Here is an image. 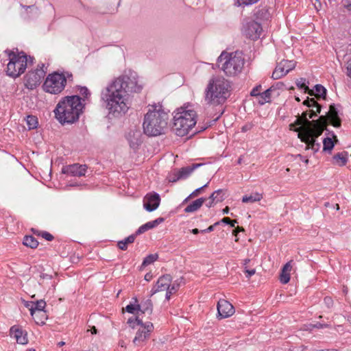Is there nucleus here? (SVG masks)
I'll return each instance as SVG.
<instances>
[{
  "label": "nucleus",
  "instance_id": "obj_20",
  "mask_svg": "<svg viewBox=\"0 0 351 351\" xmlns=\"http://www.w3.org/2000/svg\"><path fill=\"white\" fill-rule=\"evenodd\" d=\"M10 336L14 338L18 343L25 345L28 343L27 333L16 326L11 327Z\"/></svg>",
  "mask_w": 351,
  "mask_h": 351
},
{
  "label": "nucleus",
  "instance_id": "obj_22",
  "mask_svg": "<svg viewBox=\"0 0 351 351\" xmlns=\"http://www.w3.org/2000/svg\"><path fill=\"white\" fill-rule=\"evenodd\" d=\"M293 261L287 262L282 267L280 275V281L282 284H287L290 280V271L292 269Z\"/></svg>",
  "mask_w": 351,
  "mask_h": 351
},
{
  "label": "nucleus",
  "instance_id": "obj_28",
  "mask_svg": "<svg viewBox=\"0 0 351 351\" xmlns=\"http://www.w3.org/2000/svg\"><path fill=\"white\" fill-rule=\"evenodd\" d=\"M136 237V234H133L124 239L123 240L119 241L117 243L119 248L122 250H126L128 248V245L134 243Z\"/></svg>",
  "mask_w": 351,
  "mask_h": 351
},
{
  "label": "nucleus",
  "instance_id": "obj_52",
  "mask_svg": "<svg viewBox=\"0 0 351 351\" xmlns=\"http://www.w3.org/2000/svg\"><path fill=\"white\" fill-rule=\"evenodd\" d=\"M344 6L348 11H351V0H345Z\"/></svg>",
  "mask_w": 351,
  "mask_h": 351
},
{
  "label": "nucleus",
  "instance_id": "obj_33",
  "mask_svg": "<svg viewBox=\"0 0 351 351\" xmlns=\"http://www.w3.org/2000/svg\"><path fill=\"white\" fill-rule=\"evenodd\" d=\"M224 192L222 189H219L214 191L210 196L209 197L210 199H212L213 202H220L224 199Z\"/></svg>",
  "mask_w": 351,
  "mask_h": 351
},
{
  "label": "nucleus",
  "instance_id": "obj_64",
  "mask_svg": "<svg viewBox=\"0 0 351 351\" xmlns=\"http://www.w3.org/2000/svg\"><path fill=\"white\" fill-rule=\"evenodd\" d=\"M172 178H176V176L174 175V171L171 173V175L169 177V180Z\"/></svg>",
  "mask_w": 351,
  "mask_h": 351
},
{
  "label": "nucleus",
  "instance_id": "obj_19",
  "mask_svg": "<svg viewBox=\"0 0 351 351\" xmlns=\"http://www.w3.org/2000/svg\"><path fill=\"white\" fill-rule=\"evenodd\" d=\"M172 278L170 275L166 274L160 276L157 280L154 287L151 291V295L157 292L167 291L169 284L171 283Z\"/></svg>",
  "mask_w": 351,
  "mask_h": 351
},
{
  "label": "nucleus",
  "instance_id": "obj_16",
  "mask_svg": "<svg viewBox=\"0 0 351 351\" xmlns=\"http://www.w3.org/2000/svg\"><path fill=\"white\" fill-rule=\"evenodd\" d=\"M86 170V165L75 163L64 167L62 169V172L71 176L81 177L85 175Z\"/></svg>",
  "mask_w": 351,
  "mask_h": 351
},
{
  "label": "nucleus",
  "instance_id": "obj_6",
  "mask_svg": "<svg viewBox=\"0 0 351 351\" xmlns=\"http://www.w3.org/2000/svg\"><path fill=\"white\" fill-rule=\"evenodd\" d=\"M197 114L191 105L180 107L173 112V130L176 135L184 136L197 123Z\"/></svg>",
  "mask_w": 351,
  "mask_h": 351
},
{
  "label": "nucleus",
  "instance_id": "obj_27",
  "mask_svg": "<svg viewBox=\"0 0 351 351\" xmlns=\"http://www.w3.org/2000/svg\"><path fill=\"white\" fill-rule=\"evenodd\" d=\"M139 311L143 313H147L148 314H152L153 310V304L150 299H147L144 302H142L140 304H138Z\"/></svg>",
  "mask_w": 351,
  "mask_h": 351
},
{
  "label": "nucleus",
  "instance_id": "obj_53",
  "mask_svg": "<svg viewBox=\"0 0 351 351\" xmlns=\"http://www.w3.org/2000/svg\"><path fill=\"white\" fill-rule=\"evenodd\" d=\"M289 129L291 130H293V131H295V132H300V128H296L295 125H294V123H291L289 125Z\"/></svg>",
  "mask_w": 351,
  "mask_h": 351
},
{
  "label": "nucleus",
  "instance_id": "obj_37",
  "mask_svg": "<svg viewBox=\"0 0 351 351\" xmlns=\"http://www.w3.org/2000/svg\"><path fill=\"white\" fill-rule=\"evenodd\" d=\"M179 285L178 284H169V288L167 289L166 293V299L169 300L171 295L176 293V291L178 290Z\"/></svg>",
  "mask_w": 351,
  "mask_h": 351
},
{
  "label": "nucleus",
  "instance_id": "obj_5",
  "mask_svg": "<svg viewBox=\"0 0 351 351\" xmlns=\"http://www.w3.org/2000/svg\"><path fill=\"white\" fill-rule=\"evenodd\" d=\"M230 82L223 77H213L204 91L206 102L215 106L223 104L230 95Z\"/></svg>",
  "mask_w": 351,
  "mask_h": 351
},
{
  "label": "nucleus",
  "instance_id": "obj_7",
  "mask_svg": "<svg viewBox=\"0 0 351 351\" xmlns=\"http://www.w3.org/2000/svg\"><path fill=\"white\" fill-rule=\"evenodd\" d=\"M245 64L242 52L228 53L223 51L217 58L218 67L228 77H234L240 74Z\"/></svg>",
  "mask_w": 351,
  "mask_h": 351
},
{
  "label": "nucleus",
  "instance_id": "obj_60",
  "mask_svg": "<svg viewBox=\"0 0 351 351\" xmlns=\"http://www.w3.org/2000/svg\"><path fill=\"white\" fill-rule=\"evenodd\" d=\"M199 232V230L197 228H194L192 230V233L194 234H197Z\"/></svg>",
  "mask_w": 351,
  "mask_h": 351
},
{
  "label": "nucleus",
  "instance_id": "obj_39",
  "mask_svg": "<svg viewBox=\"0 0 351 351\" xmlns=\"http://www.w3.org/2000/svg\"><path fill=\"white\" fill-rule=\"evenodd\" d=\"M208 183L204 184V186L195 189L193 192H192L189 197H187L183 202V203H185L190 198H192V197H196L197 196V195L202 191V190H203L204 188L207 187L208 186Z\"/></svg>",
  "mask_w": 351,
  "mask_h": 351
},
{
  "label": "nucleus",
  "instance_id": "obj_46",
  "mask_svg": "<svg viewBox=\"0 0 351 351\" xmlns=\"http://www.w3.org/2000/svg\"><path fill=\"white\" fill-rule=\"evenodd\" d=\"M221 221L226 224H229L231 227H234L235 224L238 223L237 220H231L229 217L223 218Z\"/></svg>",
  "mask_w": 351,
  "mask_h": 351
},
{
  "label": "nucleus",
  "instance_id": "obj_61",
  "mask_svg": "<svg viewBox=\"0 0 351 351\" xmlns=\"http://www.w3.org/2000/svg\"><path fill=\"white\" fill-rule=\"evenodd\" d=\"M90 331H91V333H92V334H96V333H97V329H96V328H95V326H93V327L91 328Z\"/></svg>",
  "mask_w": 351,
  "mask_h": 351
},
{
  "label": "nucleus",
  "instance_id": "obj_8",
  "mask_svg": "<svg viewBox=\"0 0 351 351\" xmlns=\"http://www.w3.org/2000/svg\"><path fill=\"white\" fill-rule=\"evenodd\" d=\"M8 56L9 62L7 64L6 73L8 76L16 78L23 74L27 66L28 62H33V58H27L23 52H14L6 50L5 51Z\"/></svg>",
  "mask_w": 351,
  "mask_h": 351
},
{
  "label": "nucleus",
  "instance_id": "obj_13",
  "mask_svg": "<svg viewBox=\"0 0 351 351\" xmlns=\"http://www.w3.org/2000/svg\"><path fill=\"white\" fill-rule=\"evenodd\" d=\"M262 31L261 25L255 21H250L246 23L243 27L244 34L246 37L252 40H257L259 38Z\"/></svg>",
  "mask_w": 351,
  "mask_h": 351
},
{
  "label": "nucleus",
  "instance_id": "obj_41",
  "mask_svg": "<svg viewBox=\"0 0 351 351\" xmlns=\"http://www.w3.org/2000/svg\"><path fill=\"white\" fill-rule=\"evenodd\" d=\"M79 93L81 95L84 97L83 101H84L86 99H88L90 95V93L89 90L85 86H81L79 88Z\"/></svg>",
  "mask_w": 351,
  "mask_h": 351
},
{
  "label": "nucleus",
  "instance_id": "obj_31",
  "mask_svg": "<svg viewBox=\"0 0 351 351\" xmlns=\"http://www.w3.org/2000/svg\"><path fill=\"white\" fill-rule=\"evenodd\" d=\"M306 79L301 77L296 81L297 86L302 90H304V93H308L310 95L313 96V90L309 89L308 86L306 84Z\"/></svg>",
  "mask_w": 351,
  "mask_h": 351
},
{
  "label": "nucleus",
  "instance_id": "obj_45",
  "mask_svg": "<svg viewBox=\"0 0 351 351\" xmlns=\"http://www.w3.org/2000/svg\"><path fill=\"white\" fill-rule=\"evenodd\" d=\"M261 90V85H258L252 90L250 95L252 96H256V97H259V96L261 95V93H260Z\"/></svg>",
  "mask_w": 351,
  "mask_h": 351
},
{
  "label": "nucleus",
  "instance_id": "obj_29",
  "mask_svg": "<svg viewBox=\"0 0 351 351\" xmlns=\"http://www.w3.org/2000/svg\"><path fill=\"white\" fill-rule=\"evenodd\" d=\"M274 86H271L264 92L261 93L259 96L258 103L263 105L266 102H269L271 98V93L274 90Z\"/></svg>",
  "mask_w": 351,
  "mask_h": 351
},
{
  "label": "nucleus",
  "instance_id": "obj_10",
  "mask_svg": "<svg viewBox=\"0 0 351 351\" xmlns=\"http://www.w3.org/2000/svg\"><path fill=\"white\" fill-rule=\"evenodd\" d=\"M137 332L133 339V343L136 346H142L149 339L151 332L154 330V325L152 322L142 323L136 327Z\"/></svg>",
  "mask_w": 351,
  "mask_h": 351
},
{
  "label": "nucleus",
  "instance_id": "obj_21",
  "mask_svg": "<svg viewBox=\"0 0 351 351\" xmlns=\"http://www.w3.org/2000/svg\"><path fill=\"white\" fill-rule=\"evenodd\" d=\"M164 220V218L159 217L154 221L147 222L138 228V229L135 232L136 236L141 234L145 232L156 227L158 225L162 223Z\"/></svg>",
  "mask_w": 351,
  "mask_h": 351
},
{
  "label": "nucleus",
  "instance_id": "obj_44",
  "mask_svg": "<svg viewBox=\"0 0 351 351\" xmlns=\"http://www.w3.org/2000/svg\"><path fill=\"white\" fill-rule=\"evenodd\" d=\"M303 104L307 106L309 108H313L315 106L318 104V103L315 101L314 98H307V99L304 101Z\"/></svg>",
  "mask_w": 351,
  "mask_h": 351
},
{
  "label": "nucleus",
  "instance_id": "obj_54",
  "mask_svg": "<svg viewBox=\"0 0 351 351\" xmlns=\"http://www.w3.org/2000/svg\"><path fill=\"white\" fill-rule=\"evenodd\" d=\"M32 317H34V319H35V322L37 324H41L40 320L41 319H43L42 315H38L37 316L34 315V316H32Z\"/></svg>",
  "mask_w": 351,
  "mask_h": 351
},
{
  "label": "nucleus",
  "instance_id": "obj_25",
  "mask_svg": "<svg viewBox=\"0 0 351 351\" xmlns=\"http://www.w3.org/2000/svg\"><path fill=\"white\" fill-rule=\"evenodd\" d=\"M348 156L349 154L347 152H342L335 154L332 158L335 164L340 167H342L346 164Z\"/></svg>",
  "mask_w": 351,
  "mask_h": 351
},
{
  "label": "nucleus",
  "instance_id": "obj_9",
  "mask_svg": "<svg viewBox=\"0 0 351 351\" xmlns=\"http://www.w3.org/2000/svg\"><path fill=\"white\" fill-rule=\"evenodd\" d=\"M72 80L73 75L69 72L65 73L53 72L47 76L43 88L47 93L59 94L64 89L67 80Z\"/></svg>",
  "mask_w": 351,
  "mask_h": 351
},
{
  "label": "nucleus",
  "instance_id": "obj_15",
  "mask_svg": "<svg viewBox=\"0 0 351 351\" xmlns=\"http://www.w3.org/2000/svg\"><path fill=\"white\" fill-rule=\"evenodd\" d=\"M160 203L159 194L155 192L147 193L143 198V207L148 212L156 210Z\"/></svg>",
  "mask_w": 351,
  "mask_h": 351
},
{
  "label": "nucleus",
  "instance_id": "obj_26",
  "mask_svg": "<svg viewBox=\"0 0 351 351\" xmlns=\"http://www.w3.org/2000/svg\"><path fill=\"white\" fill-rule=\"evenodd\" d=\"M263 198V195L259 193H252L250 195H244L242 198L243 203H254L259 202Z\"/></svg>",
  "mask_w": 351,
  "mask_h": 351
},
{
  "label": "nucleus",
  "instance_id": "obj_3",
  "mask_svg": "<svg viewBox=\"0 0 351 351\" xmlns=\"http://www.w3.org/2000/svg\"><path fill=\"white\" fill-rule=\"evenodd\" d=\"M169 115L161 105L148 106L143 123L144 133L149 136H156L165 133L168 124Z\"/></svg>",
  "mask_w": 351,
  "mask_h": 351
},
{
  "label": "nucleus",
  "instance_id": "obj_18",
  "mask_svg": "<svg viewBox=\"0 0 351 351\" xmlns=\"http://www.w3.org/2000/svg\"><path fill=\"white\" fill-rule=\"evenodd\" d=\"M202 165V164L194 163L190 166L184 167L180 169L175 170L174 175L176 176V178L171 179L170 182H176L179 180L187 178L195 169Z\"/></svg>",
  "mask_w": 351,
  "mask_h": 351
},
{
  "label": "nucleus",
  "instance_id": "obj_59",
  "mask_svg": "<svg viewBox=\"0 0 351 351\" xmlns=\"http://www.w3.org/2000/svg\"><path fill=\"white\" fill-rule=\"evenodd\" d=\"M229 213V208L226 206L225 208L223 209V214H228Z\"/></svg>",
  "mask_w": 351,
  "mask_h": 351
},
{
  "label": "nucleus",
  "instance_id": "obj_14",
  "mask_svg": "<svg viewBox=\"0 0 351 351\" xmlns=\"http://www.w3.org/2000/svg\"><path fill=\"white\" fill-rule=\"evenodd\" d=\"M46 302L44 300H39L36 302H27L26 306L29 309L32 316H37L38 315H42L40 323L45 324V321L47 319V315L44 308H45Z\"/></svg>",
  "mask_w": 351,
  "mask_h": 351
},
{
  "label": "nucleus",
  "instance_id": "obj_32",
  "mask_svg": "<svg viewBox=\"0 0 351 351\" xmlns=\"http://www.w3.org/2000/svg\"><path fill=\"white\" fill-rule=\"evenodd\" d=\"M313 95L317 98H325L326 95V89L321 84H317L314 87Z\"/></svg>",
  "mask_w": 351,
  "mask_h": 351
},
{
  "label": "nucleus",
  "instance_id": "obj_38",
  "mask_svg": "<svg viewBox=\"0 0 351 351\" xmlns=\"http://www.w3.org/2000/svg\"><path fill=\"white\" fill-rule=\"evenodd\" d=\"M127 323L130 325L132 328H136L137 326L141 325L143 322L141 319H140L138 317L135 318H130L128 319Z\"/></svg>",
  "mask_w": 351,
  "mask_h": 351
},
{
  "label": "nucleus",
  "instance_id": "obj_62",
  "mask_svg": "<svg viewBox=\"0 0 351 351\" xmlns=\"http://www.w3.org/2000/svg\"><path fill=\"white\" fill-rule=\"evenodd\" d=\"M250 260L248 258L244 260V265L245 267H246L247 265L250 263Z\"/></svg>",
  "mask_w": 351,
  "mask_h": 351
},
{
  "label": "nucleus",
  "instance_id": "obj_1",
  "mask_svg": "<svg viewBox=\"0 0 351 351\" xmlns=\"http://www.w3.org/2000/svg\"><path fill=\"white\" fill-rule=\"evenodd\" d=\"M142 89L137 73L130 71L108 84L101 92V99L108 114L119 117L130 109L133 94L140 93Z\"/></svg>",
  "mask_w": 351,
  "mask_h": 351
},
{
  "label": "nucleus",
  "instance_id": "obj_40",
  "mask_svg": "<svg viewBox=\"0 0 351 351\" xmlns=\"http://www.w3.org/2000/svg\"><path fill=\"white\" fill-rule=\"evenodd\" d=\"M125 311L128 313H130L132 314H135L136 312L140 311L139 306H138V304H130L127 305L125 307Z\"/></svg>",
  "mask_w": 351,
  "mask_h": 351
},
{
  "label": "nucleus",
  "instance_id": "obj_23",
  "mask_svg": "<svg viewBox=\"0 0 351 351\" xmlns=\"http://www.w3.org/2000/svg\"><path fill=\"white\" fill-rule=\"evenodd\" d=\"M307 112H304L300 117H298L295 121L293 123L294 125L300 126L299 128H300V131L298 133H302V134H306V125H307V121H310L309 119L307 118Z\"/></svg>",
  "mask_w": 351,
  "mask_h": 351
},
{
  "label": "nucleus",
  "instance_id": "obj_63",
  "mask_svg": "<svg viewBox=\"0 0 351 351\" xmlns=\"http://www.w3.org/2000/svg\"><path fill=\"white\" fill-rule=\"evenodd\" d=\"M242 160H243L242 156H240L237 160V164H239V165L241 164Z\"/></svg>",
  "mask_w": 351,
  "mask_h": 351
},
{
  "label": "nucleus",
  "instance_id": "obj_56",
  "mask_svg": "<svg viewBox=\"0 0 351 351\" xmlns=\"http://www.w3.org/2000/svg\"><path fill=\"white\" fill-rule=\"evenodd\" d=\"M40 278H43V279H49V280H51L52 276H50V275H48L47 274H42L40 275Z\"/></svg>",
  "mask_w": 351,
  "mask_h": 351
},
{
  "label": "nucleus",
  "instance_id": "obj_51",
  "mask_svg": "<svg viewBox=\"0 0 351 351\" xmlns=\"http://www.w3.org/2000/svg\"><path fill=\"white\" fill-rule=\"evenodd\" d=\"M218 224H219V222H217L215 224L210 226L208 228H206L205 230H202L201 232H210L213 231L214 227Z\"/></svg>",
  "mask_w": 351,
  "mask_h": 351
},
{
  "label": "nucleus",
  "instance_id": "obj_2",
  "mask_svg": "<svg viewBox=\"0 0 351 351\" xmlns=\"http://www.w3.org/2000/svg\"><path fill=\"white\" fill-rule=\"evenodd\" d=\"M306 125V134L298 133V136L306 144L308 149H311L314 152L319 151L321 145L319 143L316 142V138L319 137L326 129L328 123H330L335 128L341 126V119L338 116V112L335 104H331L329 111L326 115H322L317 120L307 121Z\"/></svg>",
  "mask_w": 351,
  "mask_h": 351
},
{
  "label": "nucleus",
  "instance_id": "obj_50",
  "mask_svg": "<svg viewBox=\"0 0 351 351\" xmlns=\"http://www.w3.org/2000/svg\"><path fill=\"white\" fill-rule=\"evenodd\" d=\"M313 328H328L330 326L327 324H321V323H317L312 326Z\"/></svg>",
  "mask_w": 351,
  "mask_h": 351
},
{
  "label": "nucleus",
  "instance_id": "obj_17",
  "mask_svg": "<svg viewBox=\"0 0 351 351\" xmlns=\"http://www.w3.org/2000/svg\"><path fill=\"white\" fill-rule=\"evenodd\" d=\"M218 316L221 318H226L232 315L234 308L232 304L226 300H219L217 303Z\"/></svg>",
  "mask_w": 351,
  "mask_h": 351
},
{
  "label": "nucleus",
  "instance_id": "obj_30",
  "mask_svg": "<svg viewBox=\"0 0 351 351\" xmlns=\"http://www.w3.org/2000/svg\"><path fill=\"white\" fill-rule=\"evenodd\" d=\"M23 245L32 249L36 248L38 241L33 236H25L23 241Z\"/></svg>",
  "mask_w": 351,
  "mask_h": 351
},
{
  "label": "nucleus",
  "instance_id": "obj_58",
  "mask_svg": "<svg viewBox=\"0 0 351 351\" xmlns=\"http://www.w3.org/2000/svg\"><path fill=\"white\" fill-rule=\"evenodd\" d=\"M214 202H213L212 199H210V201L206 204V206L210 208V207L213 206Z\"/></svg>",
  "mask_w": 351,
  "mask_h": 351
},
{
  "label": "nucleus",
  "instance_id": "obj_43",
  "mask_svg": "<svg viewBox=\"0 0 351 351\" xmlns=\"http://www.w3.org/2000/svg\"><path fill=\"white\" fill-rule=\"evenodd\" d=\"M314 108H315L316 110L311 109L310 110L309 119H312L314 117H316L317 115V114L320 113V112H321L322 106L319 105V104L317 106H315Z\"/></svg>",
  "mask_w": 351,
  "mask_h": 351
},
{
  "label": "nucleus",
  "instance_id": "obj_11",
  "mask_svg": "<svg viewBox=\"0 0 351 351\" xmlns=\"http://www.w3.org/2000/svg\"><path fill=\"white\" fill-rule=\"evenodd\" d=\"M43 68V64L41 65L38 64L35 70L29 71L27 73L25 85L28 89H34L40 84L41 80L45 75V71Z\"/></svg>",
  "mask_w": 351,
  "mask_h": 351
},
{
  "label": "nucleus",
  "instance_id": "obj_36",
  "mask_svg": "<svg viewBox=\"0 0 351 351\" xmlns=\"http://www.w3.org/2000/svg\"><path fill=\"white\" fill-rule=\"evenodd\" d=\"M158 258V256L157 254H149L147 256H146L142 263V266L146 267L152 263H153L154 261H156Z\"/></svg>",
  "mask_w": 351,
  "mask_h": 351
},
{
  "label": "nucleus",
  "instance_id": "obj_4",
  "mask_svg": "<svg viewBox=\"0 0 351 351\" xmlns=\"http://www.w3.org/2000/svg\"><path fill=\"white\" fill-rule=\"evenodd\" d=\"M84 107L80 96H66L58 102L54 112L61 123H73L78 120Z\"/></svg>",
  "mask_w": 351,
  "mask_h": 351
},
{
  "label": "nucleus",
  "instance_id": "obj_24",
  "mask_svg": "<svg viewBox=\"0 0 351 351\" xmlns=\"http://www.w3.org/2000/svg\"><path fill=\"white\" fill-rule=\"evenodd\" d=\"M205 201L206 198L204 197H201L193 201L184 208V212L189 213L197 211L201 208Z\"/></svg>",
  "mask_w": 351,
  "mask_h": 351
},
{
  "label": "nucleus",
  "instance_id": "obj_35",
  "mask_svg": "<svg viewBox=\"0 0 351 351\" xmlns=\"http://www.w3.org/2000/svg\"><path fill=\"white\" fill-rule=\"evenodd\" d=\"M26 122L29 130L34 129L37 127L38 120L35 116L28 115L26 119Z\"/></svg>",
  "mask_w": 351,
  "mask_h": 351
},
{
  "label": "nucleus",
  "instance_id": "obj_34",
  "mask_svg": "<svg viewBox=\"0 0 351 351\" xmlns=\"http://www.w3.org/2000/svg\"><path fill=\"white\" fill-rule=\"evenodd\" d=\"M335 146V143L331 138L327 137L323 140V150L331 152Z\"/></svg>",
  "mask_w": 351,
  "mask_h": 351
},
{
  "label": "nucleus",
  "instance_id": "obj_48",
  "mask_svg": "<svg viewBox=\"0 0 351 351\" xmlns=\"http://www.w3.org/2000/svg\"><path fill=\"white\" fill-rule=\"evenodd\" d=\"M324 303L328 307H331L333 304V301L330 297H326L324 298Z\"/></svg>",
  "mask_w": 351,
  "mask_h": 351
},
{
  "label": "nucleus",
  "instance_id": "obj_12",
  "mask_svg": "<svg viewBox=\"0 0 351 351\" xmlns=\"http://www.w3.org/2000/svg\"><path fill=\"white\" fill-rule=\"evenodd\" d=\"M295 66V62L293 60H283L280 62L274 69L271 77L278 80L286 75Z\"/></svg>",
  "mask_w": 351,
  "mask_h": 351
},
{
  "label": "nucleus",
  "instance_id": "obj_42",
  "mask_svg": "<svg viewBox=\"0 0 351 351\" xmlns=\"http://www.w3.org/2000/svg\"><path fill=\"white\" fill-rule=\"evenodd\" d=\"M258 0H237V4L239 6L250 5L258 2Z\"/></svg>",
  "mask_w": 351,
  "mask_h": 351
},
{
  "label": "nucleus",
  "instance_id": "obj_55",
  "mask_svg": "<svg viewBox=\"0 0 351 351\" xmlns=\"http://www.w3.org/2000/svg\"><path fill=\"white\" fill-rule=\"evenodd\" d=\"M243 230H244V229L243 228L238 226L233 230L232 233H233V234L237 235L239 232L243 231Z\"/></svg>",
  "mask_w": 351,
  "mask_h": 351
},
{
  "label": "nucleus",
  "instance_id": "obj_49",
  "mask_svg": "<svg viewBox=\"0 0 351 351\" xmlns=\"http://www.w3.org/2000/svg\"><path fill=\"white\" fill-rule=\"evenodd\" d=\"M256 271L254 269H245V276L247 278H250L252 276H253L255 274Z\"/></svg>",
  "mask_w": 351,
  "mask_h": 351
},
{
  "label": "nucleus",
  "instance_id": "obj_47",
  "mask_svg": "<svg viewBox=\"0 0 351 351\" xmlns=\"http://www.w3.org/2000/svg\"><path fill=\"white\" fill-rule=\"evenodd\" d=\"M38 234L39 235L40 234L42 236V237L45 239L47 241H50L53 239V236L48 232H42L39 233Z\"/></svg>",
  "mask_w": 351,
  "mask_h": 351
},
{
  "label": "nucleus",
  "instance_id": "obj_57",
  "mask_svg": "<svg viewBox=\"0 0 351 351\" xmlns=\"http://www.w3.org/2000/svg\"><path fill=\"white\" fill-rule=\"evenodd\" d=\"M347 75L351 78V62L347 66Z\"/></svg>",
  "mask_w": 351,
  "mask_h": 351
}]
</instances>
